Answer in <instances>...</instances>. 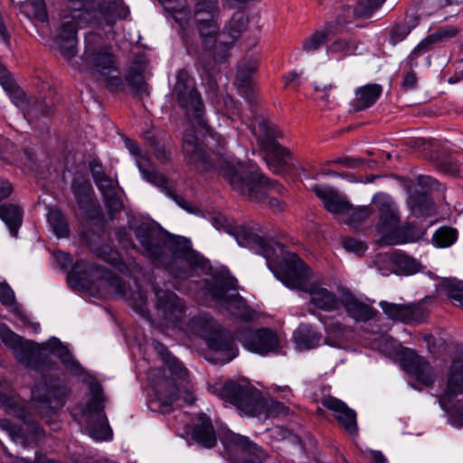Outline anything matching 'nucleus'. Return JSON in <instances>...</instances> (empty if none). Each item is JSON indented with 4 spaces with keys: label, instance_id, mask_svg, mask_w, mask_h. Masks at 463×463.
<instances>
[{
    "label": "nucleus",
    "instance_id": "obj_1",
    "mask_svg": "<svg viewBox=\"0 0 463 463\" xmlns=\"http://www.w3.org/2000/svg\"><path fill=\"white\" fill-rule=\"evenodd\" d=\"M142 253L159 262L175 278L186 279L196 269H203L204 259L190 248L189 241L175 237L156 223L143 222L134 229Z\"/></svg>",
    "mask_w": 463,
    "mask_h": 463
},
{
    "label": "nucleus",
    "instance_id": "obj_2",
    "mask_svg": "<svg viewBox=\"0 0 463 463\" xmlns=\"http://www.w3.org/2000/svg\"><path fill=\"white\" fill-rule=\"evenodd\" d=\"M184 150L186 164L195 171L203 172L212 168L218 169L229 181L232 187L243 197L253 202H263L275 212L283 210L281 202L277 198L270 197L268 192L264 190V185L261 183L255 184L243 178L242 173L246 169L241 162L231 159L226 156V153L217 160L208 159L198 146L195 137L190 134L185 136Z\"/></svg>",
    "mask_w": 463,
    "mask_h": 463
},
{
    "label": "nucleus",
    "instance_id": "obj_3",
    "mask_svg": "<svg viewBox=\"0 0 463 463\" xmlns=\"http://www.w3.org/2000/svg\"><path fill=\"white\" fill-rule=\"evenodd\" d=\"M172 96L178 106L184 110L186 118L196 125L198 130H186L184 135H193L198 146L208 159L217 160L226 153V141L220 134L212 130L203 118V103L198 92L194 80L185 70H180L176 74V80L172 90ZM184 140H183V144ZM184 154V150L183 149Z\"/></svg>",
    "mask_w": 463,
    "mask_h": 463
},
{
    "label": "nucleus",
    "instance_id": "obj_4",
    "mask_svg": "<svg viewBox=\"0 0 463 463\" xmlns=\"http://www.w3.org/2000/svg\"><path fill=\"white\" fill-rule=\"evenodd\" d=\"M275 275L288 288L307 292L315 307L326 312L341 308L342 289L336 296L320 284L308 283L310 270L297 254H288L285 259L284 273Z\"/></svg>",
    "mask_w": 463,
    "mask_h": 463
},
{
    "label": "nucleus",
    "instance_id": "obj_5",
    "mask_svg": "<svg viewBox=\"0 0 463 463\" xmlns=\"http://www.w3.org/2000/svg\"><path fill=\"white\" fill-rule=\"evenodd\" d=\"M97 15L94 4L86 0H68L66 9L61 14L56 44L61 56L72 66H76L72 61L77 55V31L94 23Z\"/></svg>",
    "mask_w": 463,
    "mask_h": 463
},
{
    "label": "nucleus",
    "instance_id": "obj_6",
    "mask_svg": "<svg viewBox=\"0 0 463 463\" xmlns=\"http://www.w3.org/2000/svg\"><path fill=\"white\" fill-rule=\"evenodd\" d=\"M219 396L234 405L241 413L260 420L276 417L284 412V405L272 399L265 398L248 383H226L220 390Z\"/></svg>",
    "mask_w": 463,
    "mask_h": 463
},
{
    "label": "nucleus",
    "instance_id": "obj_7",
    "mask_svg": "<svg viewBox=\"0 0 463 463\" xmlns=\"http://www.w3.org/2000/svg\"><path fill=\"white\" fill-rule=\"evenodd\" d=\"M0 339L27 368L43 373L55 366V363L46 353L47 348L33 341L24 340L5 324H0Z\"/></svg>",
    "mask_w": 463,
    "mask_h": 463
},
{
    "label": "nucleus",
    "instance_id": "obj_8",
    "mask_svg": "<svg viewBox=\"0 0 463 463\" xmlns=\"http://www.w3.org/2000/svg\"><path fill=\"white\" fill-rule=\"evenodd\" d=\"M187 330L202 337L208 347L221 354V363H229L235 357L233 341L230 334L210 316L200 315L194 317L187 324Z\"/></svg>",
    "mask_w": 463,
    "mask_h": 463
},
{
    "label": "nucleus",
    "instance_id": "obj_9",
    "mask_svg": "<svg viewBox=\"0 0 463 463\" xmlns=\"http://www.w3.org/2000/svg\"><path fill=\"white\" fill-rule=\"evenodd\" d=\"M0 404L7 413L24 420L23 425L16 426L7 419H0V429L5 431L14 442L24 447L36 442L42 430L37 422L26 419V411L17 397L0 392Z\"/></svg>",
    "mask_w": 463,
    "mask_h": 463
},
{
    "label": "nucleus",
    "instance_id": "obj_10",
    "mask_svg": "<svg viewBox=\"0 0 463 463\" xmlns=\"http://www.w3.org/2000/svg\"><path fill=\"white\" fill-rule=\"evenodd\" d=\"M85 60L98 80L103 82L111 91L121 90L124 88L116 58L107 46L94 47L87 39Z\"/></svg>",
    "mask_w": 463,
    "mask_h": 463
},
{
    "label": "nucleus",
    "instance_id": "obj_11",
    "mask_svg": "<svg viewBox=\"0 0 463 463\" xmlns=\"http://www.w3.org/2000/svg\"><path fill=\"white\" fill-rule=\"evenodd\" d=\"M251 132L256 137L260 147L268 153L267 163L269 169L276 174L283 173L288 165L291 154L276 141L278 134L275 127L265 118L259 117L256 122L251 124Z\"/></svg>",
    "mask_w": 463,
    "mask_h": 463
},
{
    "label": "nucleus",
    "instance_id": "obj_12",
    "mask_svg": "<svg viewBox=\"0 0 463 463\" xmlns=\"http://www.w3.org/2000/svg\"><path fill=\"white\" fill-rule=\"evenodd\" d=\"M206 291L213 301L221 308L227 310L232 316L245 321L254 317V311L250 308L229 279H217L206 284Z\"/></svg>",
    "mask_w": 463,
    "mask_h": 463
},
{
    "label": "nucleus",
    "instance_id": "obj_13",
    "mask_svg": "<svg viewBox=\"0 0 463 463\" xmlns=\"http://www.w3.org/2000/svg\"><path fill=\"white\" fill-rule=\"evenodd\" d=\"M0 84L9 95L12 102L22 109L24 118L30 124H36L51 114L52 109L44 100L26 97L24 90L16 85L9 71L1 62Z\"/></svg>",
    "mask_w": 463,
    "mask_h": 463
},
{
    "label": "nucleus",
    "instance_id": "obj_14",
    "mask_svg": "<svg viewBox=\"0 0 463 463\" xmlns=\"http://www.w3.org/2000/svg\"><path fill=\"white\" fill-rule=\"evenodd\" d=\"M90 393V399L83 410L88 433L95 440L110 439L112 430L103 411L104 396L101 385L98 383H91Z\"/></svg>",
    "mask_w": 463,
    "mask_h": 463
},
{
    "label": "nucleus",
    "instance_id": "obj_15",
    "mask_svg": "<svg viewBox=\"0 0 463 463\" xmlns=\"http://www.w3.org/2000/svg\"><path fill=\"white\" fill-rule=\"evenodd\" d=\"M66 388L56 378L43 375L32 390V399L41 413L56 411L64 404Z\"/></svg>",
    "mask_w": 463,
    "mask_h": 463
},
{
    "label": "nucleus",
    "instance_id": "obj_16",
    "mask_svg": "<svg viewBox=\"0 0 463 463\" xmlns=\"http://www.w3.org/2000/svg\"><path fill=\"white\" fill-rule=\"evenodd\" d=\"M373 203L380 211V221L377 229L381 233L380 240L383 244L395 245L397 242L411 239V237L393 234V232L399 226V213L391 198L379 194L374 197Z\"/></svg>",
    "mask_w": 463,
    "mask_h": 463
},
{
    "label": "nucleus",
    "instance_id": "obj_17",
    "mask_svg": "<svg viewBox=\"0 0 463 463\" xmlns=\"http://www.w3.org/2000/svg\"><path fill=\"white\" fill-rule=\"evenodd\" d=\"M181 396L188 404H192L195 400L186 386L183 392L176 387L173 379H165L155 385V395L149 402V408L160 413H167Z\"/></svg>",
    "mask_w": 463,
    "mask_h": 463
},
{
    "label": "nucleus",
    "instance_id": "obj_18",
    "mask_svg": "<svg viewBox=\"0 0 463 463\" xmlns=\"http://www.w3.org/2000/svg\"><path fill=\"white\" fill-rule=\"evenodd\" d=\"M238 339L247 350L260 355L279 351V337L269 328L245 330L239 335Z\"/></svg>",
    "mask_w": 463,
    "mask_h": 463
},
{
    "label": "nucleus",
    "instance_id": "obj_19",
    "mask_svg": "<svg viewBox=\"0 0 463 463\" xmlns=\"http://www.w3.org/2000/svg\"><path fill=\"white\" fill-rule=\"evenodd\" d=\"M90 170L107 206L112 212H119L123 204L118 195L120 188L118 181L109 176L96 160L90 162Z\"/></svg>",
    "mask_w": 463,
    "mask_h": 463
},
{
    "label": "nucleus",
    "instance_id": "obj_20",
    "mask_svg": "<svg viewBox=\"0 0 463 463\" xmlns=\"http://www.w3.org/2000/svg\"><path fill=\"white\" fill-rule=\"evenodd\" d=\"M379 306L384 315L393 321L411 325L421 323L426 317L424 308L417 303L396 304L381 301Z\"/></svg>",
    "mask_w": 463,
    "mask_h": 463
},
{
    "label": "nucleus",
    "instance_id": "obj_21",
    "mask_svg": "<svg viewBox=\"0 0 463 463\" xmlns=\"http://www.w3.org/2000/svg\"><path fill=\"white\" fill-rule=\"evenodd\" d=\"M197 21V29L201 38L203 46V52H198V60L200 62H203L207 58L213 59L215 62H218L214 59V54L222 53V50L219 49V43L216 45V35L219 31V24L216 19H208L205 17H200Z\"/></svg>",
    "mask_w": 463,
    "mask_h": 463
},
{
    "label": "nucleus",
    "instance_id": "obj_22",
    "mask_svg": "<svg viewBox=\"0 0 463 463\" xmlns=\"http://www.w3.org/2000/svg\"><path fill=\"white\" fill-rule=\"evenodd\" d=\"M249 23V19L244 12L237 11L233 14L231 20L226 24L222 37L227 36L228 40H221L219 42V49L222 50V53L214 54V59L219 62H223L229 56V51L231 50L233 43L241 36V34L246 30Z\"/></svg>",
    "mask_w": 463,
    "mask_h": 463
},
{
    "label": "nucleus",
    "instance_id": "obj_23",
    "mask_svg": "<svg viewBox=\"0 0 463 463\" xmlns=\"http://www.w3.org/2000/svg\"><path fill=\"white\" fill-rule=\"evenodd\" d=\"M230 232L234 235L241 246L256 249L257 252L267 260L272 257L275 251L274 246L281 247L279 243L269 241L267 238L243 226L235 227Z\"/></svg>",
    "mask_w": 463,
    "mask_h": 463
},
{
    "label": "nucleus",
    "instance_id": "obj_24",
    "mask_svg": "<svg viewBox=\"0 0 463 463\" xmlns=\"http://www.w3.org/2000/svg\"><path fill=\"white\" fill-rule=\"evenodd\" d=\"M321 404L331 411L338 424L350 435L356 436L358 426L356 413L344 402L333 396H326L321 400Z\"/></svg>",
    "mask_w": 463,
    "mask_h": 463
},
{
    "label": "nucleus",
    "instance_id": "obj_25",
    "mask_svg": "<svg viewBox=\"0 0 463 463\" xmlns=\"http://www.w3.org/2000/svg\"><path fill=\"white\" fill-rule=\"evenodd\" d=\"M156 310L162 319L167 323L178 322L184 315V305L173 292L162 289L156 290Z\"/></svg>",
    "mask_w": 463,
    "mask_h": 463
},
{
    "label": "nucleus",
    "instance_id": "obj_26",
    "mask_svg": "<svg viewBox=\"0 0 463 463\" xmlns=\"http://www.w3.org/2000/svg\"><path fill=\"white\" fill-rule=\"evenodd\" d=\"M404 370L419 383L430 386L436 381V373L430 364L415 353L408 354L402 362Z\"/></svg>",
    "mask_w": 463,
    "mask_h": 463
},
{
    "label": "nucleus",
    "instance_id": "obj_27",
    "mask_svg": "<svg viewBox=\"0 0 463 463\" xmlns=\"http://www.w3.org/2000/svg\"><path fill=\"white\" fill-rule=\"evenodd\" d=\"M341 307L355 322H366L373 318L375 309L354 296L350 290L342 288Z\"/></svg>",
    "mask_w": 463,
    "mask_h": 463
},
{
    "label": "nucleus",
    "instance_id": "obj_28",
    "mask_svg": "<svg viewBox=\"0 0 463 463\" xmlns=\"http://www.w3.org/2000/svg\"><path fill=\"white\" fill-rule=\"evenodd\" d=\"M257 64L253 60L241 61L238 64V70L234 80L240 94L250 103L253 102L254 90L252 87V76L256 71Z\"/></svg>",
    "mask_w": 463,
    "mask_h": 463
},
{
    "label": "nucleus",
    "instance_id": "obj_29",
    "mask_svg": "<svg viewBox=\"0 0 463 463\" xmlns=\"http://www.w3.org/2000/svg\"><path fill=\"white\" fill-rule=\"evenodd\" d=\"M463 393V362L453 360L445 377L442 399L451 401Z\"/></svg>",
    "mask_w": 463,
    "mask_h": 463
},
{
    "label": "nucleus",
    "instance_id": "obj_30",
    "mask_svg": "<svg viewBox=\"0 0 463 463\" xmlns=\"http://www.w3.org/2000/svg\"><path fill=\"white\" fill-rule=\"evenodd\" d=\"M312 191L322 201L328 212L335 214H345L350 210L348 202L343 199L332 187L316 184L312 187Z\"/></svg>",
    "mask_w": 463,
    "mask_h": 463
},
{
    "label": "nucleus",
    "instance_id": "obj_31",
    "mask_svg": "<svg viewBox=\"0 0 463 463\" xmlns=\"http://www.w3.org/2000/svg\"><path fill=\"white\" fill-rule=\"evenodd\" d=\"M125 143L128 151L136 156V163L143 178L148 183L162 184L161 173L153 167L148 156L141 153L138 145L131 139H127Z\"/></svg>",
    "mask_w": 463,
    "mask_h": 463
},
{
    "label": "nucleus",
    "instance_id": "obj_32",
    "mask_svg": "<svg viewBox=\"0 0 463 463\" xmlns=\"http://www.w3.org/2000/svg\"><path fill=\"white\" fill-rule=\"evenodd\" d=\"M146 68V61L144 57L136 58L130 65L127 74L126 80L128 85L140 96H148L146 83L143 73Z\"/></svg>",
    "mask_w": 463,
    "mask_h": 463
},
{
    "label": "nucleus",
    "instance_id": "obj_33",
    "mask_svg": "<svg viewBox=\"0 0 463 463\" xmlns=\"http://www.w3.org/2000/svg\"><path fill=\"white\" fill-rule=\"evenodd\" d=\"M90 273L100 281L101 285L109 288V289L118 298H127V285L122 279L105 268L97 265L90 269Z\"/></svg>",
    "mask_w": 463,
    "mask_h": 463
},
{
    "label": "nucleus",
    "instance_id": "obj_34",
    "mask_svg": "<svg viewBox=\"0 0 463 463\" xmlns=\"http://www.w3.org/2000/svg\"><path fill=\"white\" fill-rule=\"evenodd\" d=\"M458 33V30L454 27L440 28L433 33L423 39L410 53L409 59L412 61H415L420 55L425 53L431 49L434 45L444 40L450 39Z\"/></svg>",
    "mask_w": 463,
    "mask_h": 463
},
{
    "label": "nucleus",
    "instance_id": "obj_35",
    "mask_svg": "<svg viewBox=\"0 0 463 463\" xmlns=\"http://www.w3.org/2000/svg\"><path fill=\"white\" fill-rule=\"evenodd\" d=\"M293 339L298 350H309L319 345L322 334L311 325L302 323L294 331Z\"/></svg>",
    "mask_w": 463,
    "mask_h": 463
},
{
    "label": "nucleus",
    "instance_id": "obj_36",
    "mask_svg": "<svg viewBox=\"0 0 463 463\" xmlns=\"http://www.w3.org/2000/svg\"><path fill=\"white\" fill-rule=\"evenodd\" d=\"M24 210L14 203L0 204V219L4 222L13 237H17L18 231L23 223Z\"/></svg>",
    "mask_w": 463,
    "mask_h": 463
},
{
    "label": "nucleus",
    "instance_id": "obj_37",
    "mask_svg": "<svg viewBox=\"0 0 463 463\" xmlns=\"http://www.w3.org/2000/svg\"><path fill=\"white\" fill-rule=\"evenodd\" d=\"M323 324L326 333L325 343L332 347L340 348L347 340L351 332L350 327L335 319L325 321Z\"/></svg>",
    "mask_w": 463,
    "mask_h": 463
},
{
    "label": "nucleus",
    "instance_id": "obj_38",
    "mask_svg": "<svg viewBox=\"0 0 463 463\" xmlns=\"http://www.w3.org/2000/svg\"><path fill=\"white\" fill-rule=\"evenodd\" d=\"M193 438L204 448H213L216 445L217 439L211 420L205 414L198 416V422L193 430Z\"/></svg>",
    "mask_w": 463,
    "mask_h": 463
},
{
    "label": "nucleus",
    "instance_id": "obj_39",
    "mask_svg": "<svg viewBox=\"0 0 463 463\" xmlns=\"http://www.w3.org/2000/svg\"><path fill=\"white\" fill-rule=\"evenodd\" d=\"M13 5L18 6L20 11L33 22H46L48 18L45 4L43 0H11Z\"/></svg>",
    "mask_w": 463,
    "mask_h": 463
},
{
    "label": "nucleus",
    "instance_id": "obj_40",
    "mask_svg": "<svg viewBox=\"0 0 463 463\" xmlns=\"http://www.w3.org/2000/svg\"><path fill=\"white\" fill-rule=\"evenodd\" d=\"M47 348L52 354L60 358L61 362L68 370L75 373H80L81 368L80 364L74 359L70 350L63 345L59 339L54 337L50 339L47 343Z\"/></svg>",
    "mask_w": 463,
    "mask_h": 463
},
{
    "label": "nucleus",
    "instance_id": "obj_41",
    "mask_svg": "<svg viewBox=\"0 0 463 463\" xmlns=\"http://www.w3.org/2000/svg\"><path fill=\"white\" fill-rule=\"evenodd\" d=\"M71 190L79 207L88 209L91 203L93 192L90 182L83 175H77L72 180Z\"/></svg>",
    "mask_w": 463,
    "mask_h": 463
},
{
    "label": "nucleus",
    "instance_id": "obj_42",
    "mask_svg": "<svg viewBox=\"0 0 463 463\" xmlns=\"http://www.w3.org/2000/svg\"><path fill=\"white\" fill-rule=\"evenodd\" d=\"M246 171L242 173V176L244 179L254 182L255 184L261 183L264 185V190L266 192L273 190L279 194H282L285 192V188L283 185L279 184L276 181H270L267 177H265L259 170V167L252 164L249 163L248 165L243 164Z\"/></svg>",
    "mask_w": 463,
    "mask_h": 463
},
{
    "label": "nucleus",
    "instance_id": "obj_43",
    "mask_svg": "<svg viewBox=\"0 0 463 463\" xmlns=\"http://www.w3.org/2000/svg\"><path fill=\"white\" fill-rule=\"evenodd\" d=\"M419 23V18L415 14H406L402 23L393 25L391 30L389 42L392 45L403 41L407 35L414 29Z\"/></svg>",
    "mask_w": 463,
    "mask_h": 463
},
{
    "label": "nucleus",
    "instance_id": "obj_44",
    "mask_svg": "<svg viewBox=\"0 0 463 463\" xmlns=\"http://www.w3.org/2000/svg\"><path fill=\"white\" fill-rule=\"evenodd\" d=\"M382 90V86L379 84H368L357 89L355 91L356 109L361 110L371 107L378 99Z\"/></svg>",
    "mask_w": 463,
    "mask_h": 463
},
{
    "label": "nucleus",
    "instance_id": "obj_45",
    "mask_svg": "<svg viewBox=\"0 0 463 463\" xmlns=\"http://www.w3.org/2000/svg\"><path fill=\"white\" fill-rule=\"evenodd\" d=\"M335 33H338V30L334 29L332 24H326L324 31H316L304 41L302 49L307 52H315L325 43L328 34Z\"/></svg>",
    "mask_w": 463,
    "mask_h": 463
},
{
    "label": "nucleus",
    "instance_id": "obj_46",
    "mask_svg": "<svg viewBox=\"0 0 463 463\" xmlns=\"http://www.w3.org/2000/svg\"><path fill=\"white\" fill-rule=\"evenodd\" d=\"M391 260L396 269L405 275L417 273L422 269L420 261L404 253H395L392 255Z\"/></svg>",
    "mask_w": 463,
    "mask_h": 463
},
{
    "label": "nucleus",
    "instance_id": "obj_47",
    "mask_svg": "<svg viewBox=\"0 0 463 463\" xmlns=\"http://www.w3.org/2000/svg\"><path fill=\"white\" fill-rule=\"evenodd\" d=\"M385 0H358L353 9L356 19H368L383 5Z\"/></svg>",
    "mask_w": 463,
    "mask_h": 463
},
{
    "label": "nucleus",
    "instance_id": "obj_48",
    "mask_svg": "<svg viewBox=\"0 0 463 463\" xmlns=\"http://www.w3.org/2000/svg\"><path fill=\"white\" fill-rule=\"evenodd\" d=\"M441 288L454 305L463 308V281L452 279H445Z\"/></svg>",
    "mask_w": 463,
    "mask_h": 463
},
{
    "label": "nucleus",
    "instance_id": "obj_49",
    "mask_svg": "<svg viewBox=\"0 0 463 463\" xmlns=\"http://www.w3.org/2000/svg\"><path fill=\"white\" fill-rule=\"evenodd\" d=\"M47 220L58 238H65L69 235L68 222L60 210L49 211Z\"/></svg>",
    "mask_w": 463,
    "mask_h": 463
},
{
    "label": "nucleus",
    "instance_id": "obj_50",
    "mask_svg": "<svg viewBox=\"0 0 463 463\" xmlns=\"http://www.w3.org/2000/svg\"><path fill=\"white\" fill-rule=\"evenodd\" d=\"M231 443L243 452L256 456L258 459L263 458L264 451L255 443L251 442L247 437L240 434H232L230 437Z\"/></svg>",
    "mask_w": 463,
    "mask_h": 463
},
{
    "label": "nucleus",
    "instance_id": "obj_51",
    "mask_svg": "<svg viewBox=\"0 0 463 463\" xmlns=\"http://www.w3.org/2000/svg\"><path fill=\"white\" fill-rule=\"evenodd\" d=\"M356 50L355 42L352 39L338 38L327 48L328 54H338L340 57L352 55Z\"/></svg>",
    "mask_w": 463,
    "mask_h": 463
},
{
    "label": "nucleus",
    "instance_id": "obj_52",
    "mask_svg": "<svg viewBox=\"0 0 463 463\" xmlns=\"http://www.w3.org/2000/svg\"><path fill=\"white\" fill-rule=\"evenodd\" d=\"M217 3V0H198L194 8L196 20H200V17L216 19L219 10Z\"/></svg>",
    "mask_w": 463,
    "mask_h": 463
},
{
    "label": "nucleus",
    "instance_id": "obj_53",
    "mask_svg": "<svg viewBox=\"0 0 463 463\" xmlns=\"http://www.w3.org/2000/svg\"><path fill=\"white\" fill-rule=\"evenodd\" d=\"M457 240V231L450 227H441L432 236L433 243L439 248L451 246Z\"/></svg>",
    "mask_w": 463,
    "mask_h": 463
},
{
    "label": "nucleus",
    "instance_id": "obj_54",
    "mask_svg": "<svg viewBox=\"0 0 463 463\" xmlns=\"http://www.w3.org/2000/svg\"><path fill=\"white\" fill-rule=\"evenodd\" d=\"M100 13L106 24L113 26L117 19L124 18L127 15L128 11L119 1H115L112 5L103 8Z\"/></svg>",
    "mask_w": 463,
    "mask_h": 463
},
{
    "label": "nucleus",
    "instance_id": "obj_55",
    "mask_svg": "<svg viewBox=\"0 0 463 463\" xmlns=\"http://www.w3.org/2000/svg\"><path fill=\"white\" fill-rule=\"evenodd\" d=\"M371 209L367 206L363 207H352L350 205V210L346 214L345 222L354 227H358L365 219H367L371 215Z\"/></svg>",
    "mask_w": 463,
    "mask_h": 463
},
{
    "label": "nucleus",
    "instance_id": "obj_56",
    "mask_svg": "<svg viewBox=\"0 0 463 463\" xmlns=\"http://www.w3.org/2000/svg\"><path fill=\"white\" fill-rule=\"evenodd\" d=\"M161 177L163 178L162 184L151 183L152 184L159 187L163 193L169 198L173 199L181 208L192 212L190 204L180 195L176 194L172 188L168 185L167 178L161 174Z\"/></svg>",
    "mask_w": 463,
    "mask_h": 463
},
{
    "label": "nucleus",
    "instance_id": "obj_57",
    "mask_svg": "<svg viewBox=\"0 0 463 463\" xmlns=\"http://www.w3.org/2000/svg\"><path fill=\"white\" fill-rule=\"evenodd\" d=\"M161 177L163 178L162 184L151 183L152 184L159 187L163 193L169 198L173 199L181 208L192 212L190 204L180 195L176 194L172 188L168 185L167 178L161 174Z\"/></svg>",
    "mask_w": 463,
    "mask_h": 463
},
{
    "label": "nucleus",
    "instance_id": "obj_58",
    "mask_svg": "<svg viewBox=\"0 0 463 463\" xmlns=\"http://www.w3.org/2000/svg\"><path fill=\"white\" fill-rule=\"evenodd\" d=\"M412 211L417 215H430L434 213L433 201L426 194H420L414 200Z\"/></svg>",
    "mask_w": 463,
    "mask_h": 463
},
{
    "label": "nucleus",
    "instance_id": "obj_59",
    "mask_svg": "<svg viewBox=\"0 0 463 463\" xmlns=\"http://www.w3.org/2000/svg\"><path fill=\"white\" fill-rule=\"evenodd\" d=\"M145 138L147 140L150 147L153 149V153L156 158L161 163H166L170 159V152L165 147L164 145L160 144L151 132L145 134Z\"/></svg>",
    "mask_w": 463,
    "mask_h": 463
},
{
    "label": "nucleus",
    "instance_id": "obj_60",
    "mask_svg": "<svg viewBox=\"0 0 463 463\" xmlns=\"http://www.w3.org/2000/svg\"><path fill=\"white\" fill-rule=\"evenodd\" d=\"M128 298V304L137 313L145 315L146 312V292L137 288V290L131 293Z\"/></svg>",
    "mask_w": 463,
    "mask_h": 463
},
{
    "label": "nucleus",
    "instance_id": "obj_61",
    "mask_svg": "<svg viewBox=\"0 0 463 463\" xmlns=\"http://www.w3.org/2000/svg\"><path fill=\"white\" fill-rule=\"evenodd\" d=\"M393 234H395V235L397 234V235H401V236L408 237V238L411 237V239H408L404 241L397 242L396 244L415 241L421 237V233L420 232V231H418L416 229V227L413 226L412 224H405L403 226L399 225L396 228V230L393 232Z\"/></svg>",
    "mask_w": 463,
    "mask_h": 463
},
{
    "label": "nucleus",
    "instance_id": "obj_62",
    "mask_svg": "<svg viewBox=\"0 0 463 463\" xmlns=\"http://www.w3.org/2000/svg\"><path fill=\"white\" fill-rule=\"evenodd\" d=\"M171 374L178 379H184L188 373L183 364L175 356H172L165 364Z\"/></svg>",
    "mask_w": 463,
    "mask_h": 463
},
{
    "label": "nucleus",
    "instance_id": "obj_63",
    "mask_svg": "<svg viewBox=\"0 0 463 463\" xmlns=\"http://www.w3.org/2000/svg\"><path fill=\"white\" fill-rule=\"evenodd\" d=\"M343 246L347 251L354 252L357 255H361L366 250L365 244L354 238H345L343 241Z\"/></svg>",
    "mask_w": 463,
    "mask_h": 463
},
{
    "label": "nucleus",
    "instance_id": "obj_64",
    "mask_svg": "<svg viewBox=\"0 0 463 463\" xmlns=\"http://www.w3.org/2000/svg\"><path fill=\"white\" fill-rule=\"evenodd\" d=\"M352 14L353 11L351 8L345 7L342 13L337 15L335 22L331 23L334 25V29L338 30L339 33L345 24L352 22Z\"/></svg>",
    "mask_w": 463,
    "mask_h": 463
}]
</instances>
